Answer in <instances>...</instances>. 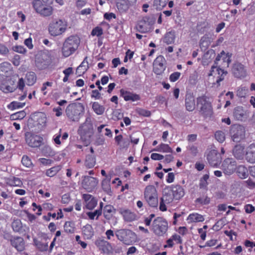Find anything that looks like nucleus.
Wrapping results in <instances>:
<instances>
[{
	"mask_svg": "<svg viewBox=\"0 0 255 255\" xmlns=\"http://www.w3.org/2000/svg\"><path fill=\"white\" fill-rule=\"evenodd\" d=\"M231 61L229 54H226L223 50L217 56L209 75L213 76L218 85H220V82L224 79L225 76L227 74V72L221 68L220 66L223 68L228 67Z\"/></svg>",
	"mask_w": 255,
	"mask_h": 255,
	"instance_id": "obj_1",
	"label": "nucleus"
},
{
	"mask_svg": "<svg viewBox=\"0 0 255 255\" xmlns=\"http://www.w3.org/2000/svg\"><path fill=\"white\" fill-rule=\"evenodd\" d=\"M197 106L200 115L204 118H210L213 115V110L211 103L206 96L202 95L197 98Z\"/></svg>",
	"mask_w": 255,
	"mask_h": 255,
	"instance_id": "obj_2",
	"label": "nucleus"
},
{
	"mask_svg": "<svg viewBox=\"0 0 255 255\" xmlns=\"http://www.w3.org/2000/svg\"><path fill=\"white\" fill-rule=\"evenodd\" d=\"M68 119L73 122H78L84 113V107L80 103L69 104L65 110Z\"/></svg>",
	"mask_w": 255,
	"mask_h": 255,
	"instance_id": "obj_3",
	"label": "nucleus"
},
{
	"mask_svg": "<svg viewBox=\"0 0 255 255\" xmlns=\"http://www.w3.org/2000/svg\"><path fill=\"white\" fill-rule=\"evenodd\" d=\"M80 42V39L76 36L72 35L66 38L62 49L63 55L68 57L72 54L77 49Z\"/></svg>",
	"mask_w": 255,
	"mask_h": 255,
	"instance_id": "obj_4",
	"label": "nucleus"
},
{
	"mask_svg": "<svg viewBox=\"0 0 255 255\" xmlns=\"http://www.w3.org/2000/svg\"><path fill=\"white\" fill-rule=\"evenodd\" d=\"M144 198L148 205L152 208H156L158 204V193L155 187L148 185L144 190Z\"/></svg>",
	"mask_w": 255,
	"mask_h": 255,
	"instance_id": "obj_5",
	"label": "nucleus"
},
{
	"mask_svg": "<svg viewBox=\"0 0 255 255\" xmlns=\"http://www.w3.org/2000/svg\"><path fill=\"white\" fill-rule=\"evenodd\" d=\"M67 22L62 19H56L51 21L48 26L49 33L57 36L62 34L67 28Z\"/></svg>",
	"mask_w": 255,
	"mask_h": 255,
	"instance_id": "obj_6",
	"label": "nucleus"
},
{
	"mask_svg": "<svg viewBox=\"0 0 255 255\" xmlns=\"http://www.w3.org/2000/svg\"><path fill=\"white\" fill-rule=\"evenodd\" d=\"M168 229V222L164 218L158 217L153 220L151 230L155 235L158 237L164 236L166 233Z\"/></svg>",
	"mask_w": 255,
	"mask_h": 255,
	"instance_id": "obj_7",
	"label": "nucleus"
},
{
	"mask_svg": "<svg viewBox=\"0 0 255 255\" xmlns=\"http://www.w3.org/2000/svg\"><path fill=\"white\" fill-rule=\"evenodd\" d=\"M51 62V56L47 52H41L36 57L35 65L37 68L40 70L47 68Z\"/></svg>",
	"mask_w": 255,
	"mask_h": 255,
	"instance_id": "obj_8",
	"label": "nucleus"
},
{
	"mask_svg": "<svg viewBox=\"0 0 255 255\" xmlns=\"http://www.w3.org/2000/svg\"><path fill=\"white\" fill-rule=\"evenodd\" d=\"M174 199L170 188L166 186L163 190V195L160 199L159 209L160 211L164 212L167 211L166 204L172 203Z\"/></svg>",
	"mask_w": 255,
	"mask_h": 255,
	"instance_id": "obj_9",
	"label": "nucleus"
},
{
	"mask_svg": "<svg viewBox=\"0 0 255 255\" xmlns=\"http://www.w3.org/2000/svg\"><path fill=\"white\" fill-rule=\"evenodd\" d=\"M25 139L26 143L32 147H39L43 140L42 137L31 132H25Z\"/></svg>",
	"mask_w": 255,
	"mask_h": 255,
	"instance_id": "obj_10",
	"label": "nucleus"
},
{
	"mask_svg": "<svg viewBox=\"0 0 255 255\" xmlns=\"http://www.w3.org/2000/svg\"><path fill=\"white\" fill-rule=\"evenodd\" d=\"M237 168V163L232 158H226L222 164V169L226 175H231Z\"/></svg>",
	"mask_w": 255,
	"mask_h": 255,
	"instance_id": "obj_11",
	"label": "nucleus"
},
{
	"mask_svg": "<svg viewBox=\"0 0 255 255\" xmlns=\"http://www.w3.org/2000/svg\"><path fill=\"white\" fill-rule=\"evenodd\" d=\"M166 60L162 55L157 56L154 60L153 70L156 75L162 74L166 68Z\"/></svg>",
	"mask_w": 255,
	"mask_h": 255,
	"instance_id": "obj_12",
	"label": "nucleus"
},
{
	"mask_svg": "<svg viewBox=\"0 0 255 255\" xmlns=\"http://www.w3.org/2000/svg\"><path fill=\"white\" fill-rule=\"evenodd\" d=\"M98 184V180L94 177L85 176L82 181V187L88 192L93 191Z\"/></svg>",
	"mask_w": 255,
	"mask_h": 255,
	"instance_id": "obj_13",
	"label": "nucleus"
},
{
	"mask_svg": "<svg viewBox=\"0 0 255 255\" xmlns=\"http://www.w3.org/2000/svg\"><path fill=\"white\" fill-rule=\"evenodd\" d=\"M207 160L211 166L217 167L221 162L220 154L216 150H211L207 155Z\"/></svg>",
	"mask_w": 255,
	"mask_h": 255,
	"instance_id": "obj_14",
	"label": "nucleus"
},
{
	"mask_svg": "<svg viewBox=\"0 0 255 255\" xmlns=\"http://www.w3.org/2000/svg\"><path fill=\"white\" fill-rule=\"evenodd\" d=\"M231 136L234 141H239L244 135L242 128L237 125H232L230 130Z\"/></svg>",
	"mask_w": 255,
	"mask_h": 255,
	"instance_id": "obj_15",
	"label": "nucleus"
},
{
	"mask_svg": "<svg viewBox=\"0 0 255 255\" xmlns=\"http://www.w3.org/2000/svg\"><path fill=\"white\" fill-rule=\"evenodd\" d=\"M170 188V191L174 196V199L179 200L185 195V190L183 187L179 184H172L168 186Z\"/></svg>",
	"mask_w": 255,
	"mask_h": 255,
	"instance_id": "obj_16",
	"label": "nucleus"
},
{
	"mask_svg": "<svg viewBox=\"0 0 255 255\" xmlns=\"http://www.w3.org/2000/svg\"><path fill=\"white\" fill-rule=\"evenodd\" d=\"M185 106L186 110L192 112L195 109V100L193 93H187L185 96Z\"/></svg>",
	"mask_w": 255,
	"mask_h": 255,
	"instance_id": "obj_17",
	"label": "nucleus"
},
{
	"mask_svg": "<svg viewBox=\"0 0 255 255\" xmlns=\"http://www.w3.org/2000/svg\"><path fill=\"white\" fill-rule=\"evenodd\" d=\"M232 72L234 75L239 78L245 77L246 74L244 65L240 63H236L234 64Z\"/></svg>",
	"mask_w": 255,
	"mask_h": 255,
	"instance_id": "obj_18",
	"label": "nucleus"
},
{
	"mask_svg": "<svg viewBox=\"0 0 255 255\" xmlns=\"http://www.w3.org/2000/svg\"><path fill=\"white\" fill-rule=\"evenodd\" d=\"M83 198L85 203V207L89 210L93 209L97 205V200L91 195L85 194Z\"/></svg>",
	"mask_w": 255,
	"mask_h": 255,
	"instance_id": "obj_19",
	"label": "nucleus"
},
{
	"mask_svg": "<svg viewBox=\"0 0 255 255\" xmlns=\"http://www.w3.org/2000/svg\"><path fill=\"white\" fill-rule=\"evenodd\" d=\"M10 243L12 247L18 251L22 252L25 249V243L23 238L19 237H14L10 240Z\"/></svg>",
	"mask_w": 255,
	"mask_h": 255,
	"instance_id": "obj_20",
	"label": "nucleus"
},
{
	"mask_svg": "<svg viewBox=\"0 0 255 255\" xmlns=\"http://www.w3.org/2000/svg\"><path fill=\"white\" fill-rule=\"evenodd\" d=\"M16 86L14 85V81L11 79H8L1 83L0 90L4 93L12 92L15 89Z\"/></svg>",
	"mask_w": 255,
	"mask_h": 255,
	"instance_id": "obj_21",
	"label": "nucleus"
},
{
	"mask_svg": "<svg viewBox=\"0 0 255 255\" xmlns=\"http://www.w3.org/2000/svg\"><path fill=\"white\" fill-rule=\"evenodd\" d=\"M246 159L248 162L254 163H255V145L251 144L247 149L246 154Z\"/></svg>",
	"mask_w": 255,
	"mask_h": 255,
	"instance_id": "obj_22",
	"label": "nucleus"
},
{
	"mask_svg": "<svg viewBox=\"0 0 255 255\" xmlns=\"http://www.w3.org/2000/svg\"><path fill=\"white\" fill-rule=\"evenodd\" d=\"M205 220L204 216L197 213L190 214L187 218V221L189 224L193 223L202 222Z\"/></svg>",
	"mask_w": 255,
	"mask_h": 255,
	"instance_id": "obj_23",
	"label": "nucleus"
},
{
	"mask_svg": "<svg viewBox=\"0 0 255 255\" xmlns=\"http://www.w3.org/2000/svg\"><path fill=\"white\" fill-rule=\"evenodd\" d=\"M136 28L139 32L146 33L150 31L151 27L149 24H147L145 20L142 19L137 23Z\"/></svg>",
	"mask_w": 255,
	"mask_h": 255,
	"instance_id": "obj_24",
	"label": "nucleus"
},
{
	"mask_svg": "<svg viewBox=\"0 0 255 255\" xmlns=\"http://www.w3.org/2000/svg\"><path fill=\"white\" fill-rule=\"evenodd\" d=\"M87 58V57H86L81 64L77 67L76 69V73L79 76H80L85 73L89 68Z\"/></svg>",
	"mask_w": 255,
	"mask_h": 255,
	"instance_id": "obj_25",
	"label": "nucleus"
},
{
	"mask_svg": "<svg viewBox=\"0 0 255 255\" xmlns=\"http://www.w3.org/2000/svg\"><path fill=\"white\" fill-rule=\"evenodd\" d=\"M175 39V32L171 30L166 32L163 37V42L167 44H170L174 43Z\"/></svg>",
	"mask_w": 255,
	"mask_h": 255,
	"instance_id": "obj_26",
	"label": "nucleus"
},
{
	"mask_svg": "<svg viewBox=\"0 0 255 255\" xmlns=\"http://www.w3.org/2000/svg\"><path fill=\"white\" fill-rule=\"evenodd\" d=\"M116 235L118 239L125 244L127 245L128 239V232L126 229L118 230L116 232Z\"/></svg>",
	"mask_w": 255,
	"mask_h": 255,
	"instance_id": "obj_27",
	"label": "nucleus"
},
{
	"mask_svg": "<svg viewBox=\"0 0 255 255\" xmlns=\"http://www.w3.org/2000/svg\"><path fill=\"white\" fill-rule=\"evenodd\" d=\"M233 153L236 158L242 159L244 155V148L240 145H237L233 149Z\"/></svg>",
	"mask_w": 255,
	"mask_h": 255,
	"instance_id": "obj_28",
	"label": "nucleus"
},
{
	"mask_svg": "<svg viewBox=\"0 0 255 255\" xmlns=\"http://www.w3.org/2000/svg\"><path fill=\"white\" fill-rule=\"evenodd\" d=\"M96 157L94 154H88L85 160V165L87 168H93L96 164Z\"/></svg>",
	"mask_w": 255,
	"mask_h": 255,
	"instance_id": "obj_29",
	"label": "nucleus"
},
{
	"mask_svg": "<svg viewBox=\"0 0 255 255\" xmlns=\"http://www.w3.org/2000/svg\"><path fill=\"white\" fill-rule=\"evenodd\" d=\"M236 169L237 175L240 178L245 179L248 177V170L244 165H239Z\"/></svg>",
	"mask_w": 255,
	"mask_h": 255,
	"instance_id": "obj_30",
	"label": "nucleus"
},
{
	"mask_svg": "<svg viewBox=\"0 0 255 255\" xmlns=\"http://www.w3.org/2000/svg\"><path fill=\"white\" fill-rule=\"evenodd\" d=\"M117 7L121 13H126L128 10V2L127 0H117Z\"/></svg>",
	"mask_w": 255,
	"mask_h": 255,
	"instance_id": "obj_31",
	"label": "nucleus"
},
{
	"mask_svg": "<svg viewBox=\"0 0 255 255\" xmlns=\"http://www.w3.org/2000/svg\"><path fill=\"white\" fill-rule=\"evenodd\" d=\"M82 232L84 236L87 239H91L94 235L93 229L92 226L89 224L83 227Z\"/></svg>",
	"mask_w": 255,
	"mask_h": 255,
	"instance_id": "obj_32",
	"label": "nucleus"
},
{
	"mask_svg": "<svg viewBox=\"0 0 255 255\" xmlns=\"http://www.w3.org/2000/svg\"><path fill=\"white\" fill-rule=\"evenodd\" d=\"M25 80L27 85L28 86L33 85L36 81V74L33 72H29L26 73Z\"/></svg>",
	"mask_w": 255,
	"mask_h": 255,
	"instance_id": "obj_33",
	"label": "nucleus"
},
{
	"mask_svg": "<svg viewBox=\"0 0 255 255\" xmlns=\"http://www.w3.org/2000/svg\"><path fill=\"white\" fill-rule=\"evenodd\" d=\"M114 212V207L112 205H107L104 208V216L108 220H110L112 217Z\"/></svg>",
	"mask_w": 255,
	"mask_h": 255,
	"instance_id": "obj_34",
	"label": "nucleus"
},
{
	"mask_svg": "<svg viewBox=\"0 0 255 255\" xmlns=\"http://www.w3.org/2000/svg\"><path fill=\"white\" fill-rule=\"evenodd\" d=\"M154 150L165 153H172L173 152L172 148L169 145L165 143L160 144Z\"/></svg>",
	"mask_w": 255,
	"mask_h": 255,
	"instance_id": "obj_35",
	"label": "nucleus"
},
{
	"mask_svg": "<svg viewBox=\"0 0 255 255\" xmlns=\"http://www.w3.org/2000/svg\"><path fill=\"white\" fill-rule=\"evenodd\" d=\"M61 168L62 167L60 165L53 166L46 170V175L49 177H53L61 169Z\"/></svg>",
	"mask_w": 255,
	"mask_h": 255,
	"instance_id": "obj_36",
	"label": "nucleus"
},
{
	"mask_svg": "<svg viewBox=\"0 0 255 255\" xmlns=\"http://www.w3.org/2000/svg\"><path fill=\"white\" fill-rule=\"evenodd\" d=\"M53 8L50 6H43L38 13L43 16H49L52 14Z\"/></svg>",
	"mask_w": 255,
	"mask_h": 255,
	"instance_id": "obj_37",
	"label": "nucleus"
},
{
	"mask_svg": "<svg viewBox=\"0 0 255 255\" xmlns=\"http://www.w3.org/2000/svg\"><path fill=\"white\" fill-rule=\"evenodd\" d=\"M169 0H154L153 6L156 9L161 10L167 4Z\"/></svg>",
	"mask_w": 255,
	"mask_h": 255,
	"instance_id": "obj_38",
	"label": "nucleus"
},
{
	"mask_svg": "<svg viewBox=\"0 0 255 255\" xmlns=\"http://www.w3.org/2000/svg\"><path fill=\"white\" fill-rule=\"evenodd\" d=\"M33 242L35 246L41 252L46 251L48 249V245L47 243H43L36 240L33 239Z\"/></svg>",
	"mask_w": 255,
	"mask_h": 255,
	"instance_id": "obj_39",
	"label": "nucleus"
},
{
	"mask_svg": "<svg viewBox=\"0 0 255 255\" xmlns=\"http://www.w3.org/2000/svg\"><path fill=\"white\" fill-rule=\"evenodd\" d=\"M101 246L102 247V250L105 253H110L113 251V248L109 243L105 241H101Z\"/></svg>",
	"mask_w": 255,
	"mask_h": 255,
	"instance_id": "obj_40",
	"label": "nucleus"
},
{
	"mask_svg": "<svg viewBox=\"0 0 255 255\" xmlns=\"http://www.w3.org/2000/svg\"><path fill=\"white\" fill-rule=\"evenodd\" d=\"M92 108L94 111L98 115H102L105 111V108L97 102L93 103Z\"/></svg>",
	"mask_w": 255,
	"mask_h": 255,
	"instance_id": "obj_41",
	"label": "nucleus"
},
{
	"mask_svg": "<svg viewBox=\"0 0 255 255\" xmlns=\"http://www.w3.org/2000/svg\"><path fill=\"white\" fill-rule=\"evenodd\" d=\"M234 117L238 120L242 121L245 116L244 111L242 108H236L234 112Z\"/></svg>",
	"mask_w": 255,
	"mask_h": 255,
	"instance_id": "obj_42",
	"label": "nucleus"
},
{
	"mask_svg": "<svg viewBox=\"0 0 255 255\" xmlns=\"http://www.w3.org/2000/svg\"><path fill=\"white\" fill-rule=\"evenodd\" d=\"M110 178L106 177L104 179L102 182V186L103 189L109 193L111 192V187H110Z\"/></svg>",
	"mask_w": 255,
	"mask_h": 255,
	"instance_id": "obj_43",
	"label": "nucleus"
},
{
	"mask_svg": "<svg viewBox=\"0 0 255 255\" xmlns=\"http://www.w3.org/2000/svg\"><path fill=\"white\" fill-rule=\"evenodd\" d=\"M12 228L15 232H21L22 231V224L19 220H14L12 223Z\"/></svg>",
	"mask_w": 255,
	"mask_h": 255,
	"instance_id": "obj_44",
	"label": "nucleus"
},
{
	"mask_svg": "<svg viewBox=\"0 0 255 255\" xmlns=\"http://www.w3.org/2000/svg\"><path fill=\"white\" fill-rule=\"evenodd\" d=\"M64 230L68 233H73L74 232V224L72 222H66L64 226Z\"/></svg>",
	"mask_w": 255,
	"mask_h": 255,
	"instance_id": "obj_45",
	"label": "nucleus"
},
{
	"mask_svg": "<svg viewBox=\"0 0 255 255\" xmlns=\"http://www.w3.org/2000/svg\"><path fill=\"white\" fill-rule=\"evenodd\" d=\"M102 214V210L98 209L95 210L94 212H89L87 213V215L91 220H94L95 217H96V219H98V217Z\"/></svg>",
	"mask_w": 255,
	"mask_h": 255,
	"instance_id": "obj_46",
	"label": "nucleus"
},
{
	"mask_svg": "<svg viewBox=\"0 0 255 255\" xmlns=\"http://www.w3.org/2000/svg\"><path fill=\"white\" fill-rule=\"evenodd\" d=\"M8 183L10 186H20L22 184V182L19 178L13 177L9 179Z\"/></svg>",
	"mask_w": 255,
	"mask_h": 255,
	"instance_id": "obj_47",
	"label": "nucleus"
},
{
	"mask_svg": "<svg viewBox=\"0 0 255 255\" xmlns=\"http://www.w3.org/2000/svg\"><path fill=\"white\" fill-rule=\"evenodd\" d=\"M26 116V113L24 111H21L11 115V118L13 120H21Z\"/></svg>",
	"mask_w": 255,
	"mask_h": 255,
	"instance_id": "obj_48",
	"label": "nucleus"
},
{
	"mask_svg": "<svg viewBox=\"0 0 255 255\" xmlns=\"http://www.w3.org/2000/svg\"><path fill=\"white\" fill-rule=\"evenodd\" d=\"M137 240L138 238L136 234L131 231L128 230V245L134 244Z\"/></svg>",
	"mask_w": 255,
	"mask_h": 255,
	"instance_id": "obj_49",
	"label": "nucleus"
},
{
	"mask_svg": "<svg viewBox=\"0 0 255 255\" xmlns=\"http://www.w3.org/2000/svg\"><path fill=\"white\" fill-rule=\"evenodd\" d=\"M215 137L219 142H223L225 140V134L222 131H217L215 133Z\"/></svg>",
	"mask_w": 255,
	"mask_h": 255,
	"instance_id": "obj_50",
	"label": "nucleus"
},
{
	"mask_svg": "<svg viewBox=\"0 0 255 255\" xmlns=\"http://www.w3.org/2000/svg\"><path fill=\"white\" fill-rule=\"evenodd\" d=\"M32 4L34 9L37 13H39L44 6L40 0H34Z\"/></svg>",
	"mask_w": 255,
	"mask_h": 255,
	"instance_id": "obj_51",
	"label": "nucleus"
},
{
	"mask_svg": "<svg viewBox=\"0 0 255 255\" xmlns=\"http://www.w3.org/2000/svg\"><path fill=\"white\" fill-rule=\"evenodd\" d=\"M21 162L24 166L28 168H30L32 166V163L27 156H23L22 157Z\"/></svg>",
	"mask_w": 255,
	"mask_h": 255,
	"instance_id": "obj_52",
	"label": "nucleus"
},
{
	"mask_svg": "<svg viewBox=\"0 0 255 255\" xmlns=\"http://www.w3.org/2000/svg\"><path fill=\"white\" fill-rule=\"evenodd\" d=\"M196 202L202 205H207L210 203V199L207 196H205L197 198Z\"/></svg>",
	"mask_w": 255,
	"mask_h": 255,
	"instance_id": "obj_53",
	"label": "nucleus"
},
{
	"mask_svg": "<svg viewBox=\"0 0 255 255\" xmlns=\"http://www.w3.org/2000/svg\"><path fill=\"white\" fill-rule=\"evenodd\" d=\"M248 89L245 87H240L237 92V95L239 97L245 98L248 93Z\"/></svg>",
	"mask_w": 255,
	"mask_h": 255,
	"instance_id": "obj_54",
	"label": "nucleus"
},
{
	"mask_svg": "<svg viewBox=\"0 0 255 255\" xmlns=\"http://www.w3.org/2000/svg\"><path fill=\"white\" fill-rule=\"evenodd\" d=\"M11 65L9 63L4 62L0 64V70L5 73L7 72L10 68Z\"/></svg>",
	"mask_w": 255,
	"mask_h": 255,
	"instance_id": "obj_55",
	"label": "nucleus"
},
{
	"mask_svg": "<svg viewBox=\"0 0 255 255\" xmlns=\"http://www.w3.org/2000/svg\"><path fill=\"white\" fill-rule=\"evenodd\" d=\"M209 39L208 37L203 36L201 38L200 41V46L201 47H204L208 48L209 46Z\"/></svg>",
	"mask_w": 255,
	"mask_h": 255,
	"instance_id": "obj_56",
	"label": "nucleus"
},
{
	"mask_svg": "<svg viewBox=\"0 0 255 255\" xmlns=\"http://www.w3.org/2000/svg\"><path fill=\"white\" fill-rule=\"evenodd\" d=\"M103 34V29L99 26H97L95 28H94L92 32H91V35L93 36H100Z\"/></svg>",
	"mask_w": 255,
	"mask_h": 255,
	"instance_id": "obj_57",
	"label": "nucleus"
},
{
	"mask_svg": "<svg viewBox=\"0 0 255 255\" xmlns=\"http://www.w3.org/2000/svg\"><path fill=\"white\" fill-rule=\"evenodd\" d=\"M142 19L143 20H145L147 24H149L150 27H151V26L154 23L155 21V18L153 15L145 16L143 17Z\"/></svg>",
	"mask_w": 255,
	"mask_h": 255,
	"instance_id": "obj_58",
	"label": "nucleus"
},
{
	"mask_svg": "<svg viewBox=\"0 0 255 255\" xmlns=\"http://www.w3.org/2000/svg\"><path fill=\"white\" fill-rule=\"evenodd\" d=\"M140 99V97L139 95L128 92V101L132 102L139 101Z\"/></svg>",
	"mask_w": 255,
	"mask_h": 255,
	"instance_id": "obj_59",
	"label": "nucleus"
},
{
	"mask_svg": "<svg viewBox=\"0 0 255 255\" xmlns=\"http://www.w3.org/2000/svg\"><path fill=\"white\" fill-rule=\"evenodd\" d=\"M8 48L4 45L0 44V54L3 56H6L9 53Z\"/></svg>",
	"mask_w": 255,
	"mask_h": 255,
	"instance_id": "obj_60",
	"label": "nucleus"
},
{
	"mask_svg": "<svg viewBox=\"0 0 255 255\" xmlns=\"http://www.w3.org/2000/svg\"><path fill=\"white\" fill-rule=\"evenodd\" d=\"M181 73L179 72H175L172 73L169 76V80L171 82H174L179 79Z\"/></svg>",
	"mask_w": 255,
	"mask_h": 255,
	"instance_id": "obj_61",
	"label": "nucleus"
},
{
	"mask_svg": "<svg viewBox=\"0 0 255 255\" xmlns=\"http://www.w3.org/2000/svg\"><path fill=\"white\" fill-rule=\"evenodd\" d=\"M25 106V103H20L18 102H12L9 106V108L12 107V109L21 108Z\"/></svg>",
	"mask_w": 255,
	"mask_h": 255,
	"instance_id": "obj_62",
	"label": "nucleus"
},
{
	"mask_svg": "<svg viewBox=\"0 0 255 255\" xmlns=\"http://www.w3.org/2000/svg\"><path fill=\"white\" fill-rule=\"evenodd\" d=\"M136 112L139 115L144 117H149L151 115V113L149 111L143 109H137L136 110Z\"/></svg>",
	"mask_w": 255,
	"mask_h": 255,
	"instance_id": "obj_63",
	"label": "nucleus"
},
{
	"mask_svg": "<svg viewBox=\"0 0 255 255\" xmlns=\"http://www.w3.org/2000/svg\"><path fill=\"white\" fill-rule=\"evenodd\" d=\"M38 124L41 126L45 125L46 122V118L44 114H41L37 118Z\"/></svg>",
	"mask_w": 255,
	"mask_h": 255,
	"instance_id": "obj_64",
	"label": "nucleus"
}]
</instances>
